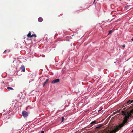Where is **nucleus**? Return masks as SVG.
<instances>
[{
    "label": "nucleus",
    "mask_w": 133,
    "mask_h": 133,
    "mask_svg": "<svg viewBox=\"0 0 133 133\" xmlns=\"http://www.w3.org/2000/svg\"><path fill=\"white\" fill-rule=\"evenodd\" d=\"M122 115L125 116L124 119L123 120V123L120 124L119 126L122 128L126 123L128 119L130 117L132 116V115L133 114V109L131 110L129 112H128L126 114V112L124 111H121Z\"/></svg>",
    "instance_id": "1"
},
{
    "label": "nucleus",
    "mask_w": 133,
    "mask_h": 133,
    "mask_svg": "<svg viewBox=\"0 0 133 133\" xmlns=\"http://www.w3.org/2000/svg\"><path fill=\"white\" fill-rule=\"evenodd\" d=\"M119 126H117L112 131L110 132L109 133H115L117 132L119 129L121 128ZM109 131L108 130V131H105L106 133H108Z\"/></svg>",
    "instance_id": "2"
},
{
    "label": "nucleus",
    "mask_w": 133,
    "mask_h": 133,
    "mask_svg": "<svg viewBox=\"0 0 133 133\" xmlns=\"http://www.w3.org/2000/svg\"><path fill=\"white\" fill-rule=\"evenodd\" d=\"M22 114L23 116L24 117H26L28 115V113L25 111H23Z\"/></svg>",
    "instance_id": "3"
},
{
    "label": "nucleus",
    "mask_w": 133,
    "mask_h": 133,
    "mask_svg": "<svg viewBox=\"0 0 133 133\" xmlns=\"http://www.w3.org/2000/svg\"><path fill=\"white\" fill-rule=\"evenodd\" d=\"M60 81V79H57L53 80L51 82V83L52 84H54L56 83H58Z\"/></svg>",
    "instance_id": "4"
},
{
    "label": "nucleus",
    "mask_w": 133,
    "mask_h": 133,
    "mask_svg": "<svg viewBox=\"0 0 133 133\" xmlns=\"http://www.w3.org/2000/svg\"><path fill=\"white\" fill-rule=\"evenodd\" d=\"M20 69L22 70L23 72H25V69L24 66H21L20 67Z\"/></svg>",
    "instance_id": "5"
},
{
    "label": "nucleus",
    "mask_w": 133,
    "mask_h": 133,
    "mask_svg": "<svg viewBox=\"0 0 133 133\" xmlns=\"http://www.w3.org/2000/svg\"><path fill=\"white\" fill-rule=\"evenodd\" d=\"M133 102V100H129L126 102V104H129Z\"/></svg>",
    "instance_id": "6"
},
{
    "label": "nucleus",
    "mask_w": 133,
    "mask_h": 133,
    "mask_svg": "<svg viewBox=\"0 0 133 133\" xmlns=\"http://www.w3.org/2000/svg\"><path fill=\"white\" fill-rule=\"evenodd\" d=\"M32 35H31V32H29L27 35V37L28 38H31Z\"/></svg>",
    "instance_id": "7"
},
{
    "label": "nucleus",
    "mask_w": 133,
    "mask_h": 133,
    "mask_svg": "<svg viewBox=\"0 0 133 133\" xmlns=\"http://www.w3.org/2000/svg\"><path fill=\"white\" fill-rule=\"evenodd\" d=\"M48 81V79H47L46 80V81L44 82L43 83V87H44L45 85L46 84Z\"/></svg>",
    "instance_id": "8"
},
{
    "label": "nucleus",
    "mask_w": 133,
    "mask_h": 133,
    "mask_svg": "<svg viewBox=\"0 0 133 133\" xmlns=\"http://www.w3.org/2000/svg\"><path fill=\"white\" fill-rule=\"evenodd\" d=\"M96 121L95 120L94 121L92 122L90 124L91 125H93L96 123Z\"/></svg>",
    "instance_id": "9"
},
{
    "label": "nucleus",
    "mask_w": 133,
    "mask_h": 133,
    "mask_svg": "<svg viewBox=\"0 0 133 133\" xmlns=\"http://www.w3.org/2000/svg\"><path fill=\"white\" fill-rule=\"evenodd\" d=\"M43 21V19L41 17L39 18L38 19V21L39 22H42Z\"/></svg>",
    "instance_id": "10"
},
{
    "label": "nucleus",
    "mask_w": 133,
    "mask_h": 133,
    "mask_svg": "<svg viewBox=\"0 0 133 133\" xmlns=\"http://www.w3.org/2000/svg\"><path fill=\"white\" fill-rule=\"evenodd\" d=\"M6 89L7 90H13L14 89L10 87H8L6 88Z\"/></svg>",
    "instance_id": "11"
},
{
    "label": "nucleus",
    "mask_w": 133,
    "mask_h": 133,
    "mask_svg": "<svg viewBox=\"0 0 133 133\" xmlns=\"http://www.w3.org/2000/svg\"><path fill=\"white\" fill-rule=\"evenodd\" d=\"M102 126H103L102 125H98L97 127H96L95 128H96V129L99 128H100V127H101Z\"/></svg>",
    "instance_id": "12"
},
{
    "label": "nucleus",
    "mask_w": 133,
    "mask_h": 133,
    "mask_svg": "<svg viewBox=\"0 0 133 133\" xmlns=\"http://www.w3.org/2000/svg\"><path fill=\"white\" fill-rule=\"evenodd\" d=\"M36 37V35L34 34H32V36H31V37Z\"/></svg>",
    "instance_id": "13"
},
{
    "label": "nucleus",
    "mask_w": 133,
    "mask_h": 133,
    "mask_svg": "<svg viewBox=\"0 0 133 133\" xmlns=\"http://www.w3.org/2000/svg\"><path fill=\"white\" fill-rule=\"evenodd\" d=\"M112 32V30L110 31L109 32V33L108 34V35H109V34L111 33Z\"/></svg>",
    "instance_id": "14"
},
{
    "label": "nucleus",
    "mask_w": 133,
    "mask_h": 133,
    "mask_svg": "<svg viewBox=\"0 0 133 133\" xmlns=\"http://www.w3.org/2000/svg\"><path fill=\"white\" fill-rule=\"evenodd\" d=\"M125 45H123L122 46V47H123V48H124L125 47Z\"/></svg>",
    "instance_id": "15"
},
{
    "label": "nucleus",
    "mask_w": 133,
    "mask_h": 133,
    "mask_svg": "<svg viewBox=\"0 0 133 133\" xmlns=\"http://www.w3.org/2000/svg\"><path fill=\"white\" fill-rule=\"evenodd\" d=\"M44 131H42L40 133H44Z\"/></svg>",
    "instance_id": "16"
},
{
    "label": "nucleus",
    "mask_w": 133,
    "mask_h": 133,
    "mask_svg": "<svg viewBox=\"0 0 133 133\" xmlns=\"http://www.w3.org/2000/svg\"><path fill=\"white\" fill-rule=\"evenodd\" d=\"M7 50H5V51H4V53H5V52H7Z\"/></svg>",
    "instance_id": "17"
},
{
    "label": "nucleus",
    "mask_w": 133,
    "mask_h": 133,
    "mask_svg": "<svg viewBox=\"0 0 133 133\" xmlns=\"http://www.w3.org/2000/svg\"><path fill=\"white\" fill-rule=\"evenodd\" d=\"M131 132H133V129L131 131Z\"/></svg>",
    "instance_id": "18"
},
{
    "label": "nucleus",
    "mask_w": 133,
    "mask_h": 133,
    "mask_svg": "<svg viewBox=\"0 0 133 133\" xmlns=\"http://www.w3.org/2000/svg\"><path fill=\"white\" fill-rule=\"evenodd\" d=\"M131 40L133 41V38L131 39Z\"/></svg>",
    "instance_id": "19"
},
{
    "label": "nucleus",
    "mask_w": 133,
    "mask_h": 133,
    "mask_svg": "<svg viewBox=\"0 0 133 133\" xmlns=\"http://www.w3.org/2000/svg\"><path fill=\"white\" fill-rule=\"evenodd\" d=\"M64 69H62V70H64Z\"/></svg>",
    "instance_id": "20"
},
{
    "label": "nucleus",
    "mask_w": 133,
    "mask_h": 133,
    "mask_svg": "<svg viewBox=\"0 0 133 133\" xmlns=\"http://www.w3.org/2000/svg\"><path fill=\"white\" fill-rule=\"evenodd\" d=\"M62 118L63 119V117H62Z\"/></svg>",
    "instance_id": "21"
},
{
    "label": "nucleus",
    "mask_w": 133,
    "mask_h": 133,
    "mask_svg": "<svg viewBox=\"0 0 133 133\" xmlns=\"http://www.w3.org/2000/svg\"><path fill=\"white\" fill-rule=\"evenodd\" d=\"M96 0H95L94 1V2H95V1Z\"/></svg>",
    "instance_id": "22"
}]
</instances>
